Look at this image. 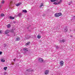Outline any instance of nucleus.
Wrapping results in <instances>:
<instances>
[{"mask_svg": "<svg viewBox=\"0 0 75 75\" xmlns=\"http://www.w3.org/2000/svg\"><path fill=\"white\" fill-rule=\"evenodd\" d=\"M65 40L64 39H63L62 40H60V42H61V43H62V42H65Z\"/></svg>", "mask_w": 75, "mask_h": 75, "instance_id": "9", "label": "nucleus"}, {"mask_svg": "<svg viewBox=\"0 0 75 75\" xmlns=\"http://www.w3.org/2000/svg\"><path fill=\"white\" fill-rule=\"evenodd\" d=\"M10 18L11 20H13V19H14V18H15V17L11 16L10 17Z\"/></svg>", "mask_w": 75, "mask_h": 75, "instance_id": "13", "label": "nucleus"}, {"mask_svg": "<svg viewBox=\"0 0 75 75\" xmlns=\"http://www.w3.org/2000/svg\"><path fill=\"white\" fill-rule=\"evenodd\" d=\"M11 32H13V30H11Z\"/></svg>", "mask_w": 75, "mask_h": 75, "instance_id": "33", "label": "nucleus"}, {"mask_svg": "<svg viewBox=\"0 0 75 75\" xmlns=\"http://www.w3.org/2000/svg\"><path fill=\"white\" fill-rule=\"evenodd\" d=\"M56 49H58V48H59V47H58V46H56Z\"/></svg>", "mask_w": 75, "mask_h": 75, "instance_id": "28", "label": "nucleus"}, {"mask_svg": "<svg viewBox=\"0 0 75 75\" xmlns=\"http://www.w3.org/2000/svg\"><path fill=\"white\" fill-rule=\"evenodd\" d=\"M68 31V28H67V27H66L64 28V31L65 33H67V31Z\"/></svg>", "mask_w": 75, "mask_h": 75, "instance_id": "7", "label": "nucleus"}, {"mask_svg": "<svg viewBox=\"0 0 75 75\" xmlns=\"http://www.w3.org/2000/svg\"><path fill=\"white\" fill-rule=\"evenodd\" d=\"M10 30H7L6 31H5V34H8L10 32Z\"/></svg>", "mask_w": 75, "mask_h": 75, "instance_id": "3", "label": "nucleus"}, {"mask_svg": "<svg viewBox=\"0 0 75 75\" xmlns=\"http://www.w3.org/2000/svg\"><path fill=\"white\" fill-rule=\"evenodd\" d=\"M69 5H70V4H69Z\"/></svg>", "mask_w": 75, "mask_h": 75, "instance_id": "41", "label": "nucleus"}, {"mask_svg": "<svg viewBox=\"0 0 75 75\" xmlns=\"http://www.w3.org/2000/svg\"><path fill=\"white\" fill-rule=\"evenodd\" d=\"M5 74H6V72H4V75H5Z\"/></svg>", "mask_w": 75, "mask_h": 75, "instance_id": "36", "label": "nucleus"}, {"mask_svg": "<svg viewBox=\"0 0 75 75\" xmlns=\"http://www.w3.org/2000/svg\"><path fill=\"white\" fill-rule=\"evenodd\" d=\"M4 70H6V69H7V67H5L4 68Z\"/></svg>", "mask_w": 75, "mask_h": 75, "instance_id": "23", "label": "nucleus"}, {"mask_svg": "<svg viewBox=\"0 0 75 75\" xmlns=\"http://www.w3.org/2000/svg\"><path fill=\"white\" fill-rule=\"evenodd\" d=\"M28 28H29L28 27V28H27L28 29Z\"/></svg>", "mask_w": 75, "mask_h": 75, "instance_id": "38", "label": "nucleus"}, {"mask_svg": "<svg viewBox=\"0 0 75 75\" xmlns=\"http://www.w3.org/2000/svg\"><path fill=\"white\" fill-rule=\"evenodd\" d=\"M74 18H75V16H74Z\"/></svg>", "mask_w": 75, "mask_h": 75, "instance_id": "39", "label": "nucleus"}, {"mask_svg": "<svg viewBox=\"0 0 75 75\" xmlns=\"http://www.w3.org/2000/svg\"><path fill=\"white\" fill-rule=\"evenodd\" d=\"M20 38L19 37H17L16 38V41H20Z\"/></svg>", "mask_w": 75, "mask_h": 75, "instance_id": "12", "label": "nucleus"}, {"mask_svg": "<svg viewBox=\"0 0 75 75\" xmlns=\"http://www.w3.org/2000/svg\"><path fill=\"white\" fill-rule=\"evenodd\" d=\"M6 46H7V44H5L4 45V48H6Z\"/></svg>", "mask_w": 75, "mask_h": 75, "instance_id": "20", "label": "nucleus"}, {"mask_svg": "<svg viewBox=\"0 0 75 75\" xmlns=\"http://www.w3.org/2000/svg\"><path fill=\"white\" fill-rule=\"evenodd\" d=\"M27 71H28L29 72H30V71H31V69H29V70H27Z\"/></svg>", "mask_w": 75, "mask_h": 75, "instance_id": "29", "label": "nucleus"}, {"mask_svg": "<svg viewBox=\"0 0 75 75\" xmlns=\"http://www.w3.org/2000/svg\"><path fill=\"white\" fill-rule=\"evenodd\" d=\"M1 53H2V52H0V54H1Z\"/></svg>", "mask_w": 75, "mask_h": 75, "instance_id": "34", "label": "nucleus"}, {"mask_svg": "<svg viewBox=\"0 0 75 75\" xmlns=\"http://www.w3.org/2000/svg\"><path fill=\"white\" fill-rule=\"evenodd\" d=\"M54 4H55V5H58V3H57V2H54Z\"/></svg>", "mask_w": 75, "mask_h": 75, "instance_id": "24", "label": "nucleus"}, {"mask_svg": "<svg viewBox=\"0 0 75 75\" xmlns=\"http://www.w3.org/2000/svg\"><path fill=\"white\" fill-rule=\"evenodd\" d=\"M41 35H38L37 38H38V39H40L41 38Z\"/></svg>", "mask_w": 75, "mask_h": 75, "instance_id": "15", "label": "nucleus"}, {"mask_svg": "<svg viewBox=\"0 0 75 75\" xmlns=\"http://www.w3.org/2000/svg\"><path fill=\"white\" fill-rule=\"evenodd\" d=\"M61 2H60V1H59L58 2V3H57V5H58V4H59L60 3H61Z\"/></svg>", "mask_w": 75, "mask_h": 75, "instance_id": "25", "label": "nucleus"}, {"mask_svg": "<svg viewBox=\"0 0 75 75\" xmlns=\"http://www.w3.org/2000/svg\"><path fill=\"white\" fill-rule=\"evenodd\" d=\"M42 6H43V4L42 3L41 4H40V8H41V7H42Z\"/></svg>", "mask_w": 75, "mask_h": 75, "instance_id": "18", "label": "nucleus"}, {"mask_svg": "<svg viewBox=\"0 0 75 75\" xmlns=\"http://www.w3.org/2000/svg\"><path fill=\"white\" fill-rule=\"evenodd\" d=\"M38 61L40 62H43V59L41 58H39Z\"/></svg>", "mask_w": 75, "mask_h": 75, "instance_id": "5", "label": "nucleus"}, {"mask_svg": "<svg viewBox=\"0 0 75 75\" xmlns=\"http://www.w3.org/2000/svg\"><path fill=\"white\" fill-rule=\"evenodd\" d=\"M12 3H13V1H10V3H11V4H12Z\"/></svg>", "mask_w": 75, "mask_h": 75, "instance_id": "27", "label": "nucleus"}, {"mask_svg": "<svg viewBox=\"0 0 75 75\" xmlns=\"http://www.w3.org/2000/svg\"><path fill=\"white\" fill-rule=\"evenodd\" d=\"M16 59H13V60L15 62V61H16Z\"/></svg>", "mask_w": 75, "mask_h": 75, "instance_id": "32", "label": "nucleus"}, {"mask_svg": "<svg viewBox=\"0 0 75 75\" xmlns=\"http://www.w3.org/2000/svg\"><path fill=\"white\" fill-rule=\"evenodd\" d=\"M30 36H26L25 38V40H28V39H30Z\"/></svg>", "mask_w": 75, "mask_h": 75, "instance_id": "4", "label": "nucleus"}, {"mask_svg": "<svg viewBox=\"0 0 75 75\" xmlns=\"http://www.w3.org/2000/svg\"><path fill=\"white\" fill-rule=\"evenodd\" d=\"M4 1L3 0L2 1V4H4Z\"/></svg>", "mask_w": 75, "mask_h": 75, "instance_id": "26", "label": "nucleus"}, {"mask_svg": "<svg viewBox=\"0 0 75 75\" xmlns=\"http://www.w3.org/2000/svg\"><path fill=\"white\" fill-rule=\"evenodd\" d=\"M23 51L25 52H27V51H28V49L27 48H23Z\"/></svg>", "mask_w": 75, "mask_h": 75, "instance_id": "6", "label": "nucleus"}, {"mask_svg": "<svg viewBox=\"0 0 75 75\" xmlns=\"http://www.w3.org/2000/svg\"><path fill=\"white\" fill-rule=\"evenodd\" d=\"M62 15V13H56L55 15V16L56 17H59L60 16H61Z\"/></svg>", "mask_w": 75, "mask_h": 75, "instance_id": "1", "label": "nucleus"}, {"mask_svg": "<svg viewBox=\"0 0 75 75\" xmlns=\"http://www.w3.org/2000/svg\"><path fill=\"white\" fill-rule=\"evenodd\" d=\"M45 75H47L48 74H49V71L46 70L45 72Z\"/></svg>", "mask_w": 75, "mask_h": 75, "instance_id": "8", "label": "nucleus"}, {"mask_svg": "<svg viewBox=\"0 0 75 75\" xmlns=\"http://www.w3.org/2000/svg\"><path fill=\"white\" fill-rule=\"evenodd\" d=\"M71 37H72V36H71Z\"/></svg>", "mask_w": 75, "mask_h": 75, "instance_id": "42", "label": "nucleus"}, {"mask_svg": "<svg viewBox=\"0 0 75 75\" xmlns=\"http://www.w3.org/2000/svg\"><path fill=\"white\" fill-rule=\"evenodd\" d=\"M23 13H27V11L26 10H23Z\"/></svg>", "mask_w": 75, "mask_h": 75, "instance_id": "17", "label": "nucleus"}, {"mask_svg": "<svg viewBox=\"0 0 75 75\" xmlns=\"http://www.w3.org/2000/svg\"><path fill=\"white\" fill-rule=\"evenodd\" d=\"M31 72H33V70H31Z\"/></svg>", "mask_w": 75, "mask_h": 75, "instance_id": "35", "label": "nucleus"}, {"mask_svg": "<svg viewBox=\"0 0 75 75\" xmlns=\"http://www.w3.org/2000/svg\"><path fill=\"white\" fill-rule=\"evenodd\" d=\"M7 27L8 28H10V27H11V25L10 24H9L7 25Z\"/></svg>", "mask_w": 75, "mask_h": 75, "instance_id": "16", "label": "nucleus"}, {"mask_svg": "<svg viewBox=\"0 0 75 75\" xmlns=\"http://www.w3.org/2000/svg\"><path fill=\"white\" fill-rule=\"evenodd\" d=\"M0 7H1V6H0Z\"/></svg>", "mask_w": 75, "mask_h": 75, "instance_id": "40", "label": "nucleus"}, {"mask_svg": "<svg viewBox=\"0 0 75 75\" xmlns=\"http://www.w3.org/2000/svg\"><path fill=\"white\" fill-rule=\"evenodd\" d=\"M64 62L62 61H61L60 62V66H61L62 67V66H63V65H64Z\"/></svg>", "mask_w": 75, "mask_h": 75, "instance_id": "2", "label": "nucleus"}, {"mask_svg": "<svg viewBox=\"0 0 75 75\" xmlns=\"http://www.w3.org/2000/svg\"><path fill=\"white\" fill-rule=\"evenodd\" d=\"M62 0H60V1L61 3L62 2Z\"/></svg>", "mask_w": 75, "mask_h": 75, "instance_id": "31", "label": "nucleus"}, {"mask_svg": "<svg viewBox=\"0 0 75 75\" xmlns=\"http://www.w3.org/2000/svg\"><path fill=\"white\" fill-rule=\"evenodd\" d=\"M21 3H18V4H16V5L17 7H18V6H19L20 5H21Z\"/></svg>", "mask_w": 75, "mask_h": 75, "instance_id": "11", "label": "nucleus"}, {"mask_svg": "<svg viewBox=\"0 0 75 75\" xmlns=\"http://www.w3.org/2000/svg\"><path fill=\"white\" fill-rule=\"evenodd\" d=\"M1 62H5V60H4V59H1Z\"/></svg>", "mask_w": 75, "mask_h": 75, "instance_id": "21", "label": "nucleus"}, {"mask_svg": "<svg viewBox=\"0 0 75 75\" xmlns=\"http://www.w3.org/2000/svg\"><path fill=\"white\" fill-rule=\"evenodd\" d=\"M74 32L75 33V29L74 30Z\"/></svg>", "mask_w": 75, "mask_h": 75, "instance_id": "37", "label": "nucleus"}, {"mask_svg": "<svg viewBox=\"0 0 75 75\" xmlns=\"http://www.w3.org/2000/svg\"><path fill=\"white\" fill-rule=\"evenodd\" d=\"M2 31L1 30H0V34H1L2 33Z\"/></svg>", "mask_w": 75, "mask_h": 75, "instance_id": "30", "label": "nucleus"}, {"mask_svg": "<svg viewBox=\"0 0 75 75\" xmlns=\"http://www.w3.org/2000/svg\"><path fill=\"white\" fill-rule=\"evenodd\" d=\"M30 44V42H28L25 44V45L26 46H27V45H29Z\"/></svg>", "mask_w": 75, "mask_h": 75, "instance_id": "10", "label": "nucleus"}, {"mask_svg": "<svg viewBox=\"0 0 75 75\" xmlns=\"http://www.w3.org/2000/svg\"><path fill=\"white\" fill-rule=\"evenodd\" d=\"M51 1L52 2H54V1H57V0H51Z\"/></svg>", "mask_w": 75, "mask_h": 75, "instance_id": "22", "label": "nucleus"}, {"mask_svg": "<svg viewBox=\"0 0 75 75\" xmlns=\"http://www.w3.org/2000/svg\"><path fill=\"white\" fill-rule=\"evenodd\" d=\"M4 14L3 13H1V17H4Z\"/></svg>", "mask_w": 75, "mask_h": 75, "instance_id": "19", "label": "nucleus"}, {"mask_svg": "<svg viewBox=\"0 0 75 75\" xmlns=\"http://www.w3.org/2000/svg\"><path fill=\"white\" fill-rule=\"evenodd\" d=\"M22 16V14H21V13H20L18 15H17V17H21Z\"/></svg>", "mask_w": 75, "mask_h": 75, "instance_id": "14", "label": "nucleus"}]
</instances>
